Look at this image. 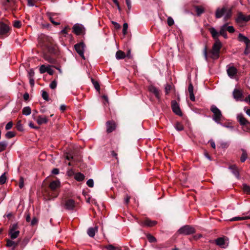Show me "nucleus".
Returning <instances> with one entry per match:
<instances>
[{
    "mask_svg": "<svg viewBox=\"0 0 250 250\" xmlns=\"http://www.w3.org/2000/svg\"><path fill=\"white\" fill-rule=\"evenodd\" d=\"M232 13L231 8H228L226 6H223L217 8L215 16L216 19H220L224 17L223 21H226L231 17Z\"/></svg>",
    "mask_w": 250,
    "mask_h": 250,
    "instance_id": "nucleus-1",
    "label": "nucleus"
},
{
    "mask_svg": "<svg viewBox=\"0 0 250 250\" xmlns=\"http://www.w3.org/2000/svg\"><path fill=\"white\" fill-rule=\"evenodd\" d=\"M221 46L222 44L220 41L215 42L211 50L209 52L210 57L214 60L218 59Z\"/></svg>",
    "mask_w": 250,
    "mask_h": 250,
    "instance_id": "nucleus-2",
    "label": "nucleus"
},
{
    "mask_svg": "<svg viewBox=\"0 0 250 250\" xmlns=\"http://www.w3.org/2000/svg\"><path fill=\"white\" fill-rule=\"evenodd\" d=\"M211 111L213 113V120L217 124H220V121L222 117V113L219 109L215 105H212L210 107Z\"/></svg>",
    "mask_w": 250,
    "mask_h": 250,
    "instance_id": "nucleus-3",
    "label": "nucleus"
},
{
    "mask_svg": "<svg viewBox=\"0 0 250 250\" xmlns=\"http://www.w3.org/2000/svg\"><path fill=\"white\" fill-rule=\"evenodd\" d=\"M178 232L181 234L189 235L195 232V229L192 227L186 225L180 228Z\"/></svg>",
    "mask_w": 250,
    "mask_h": 250,
    "instance_id": "nucleus-4",
    "label": "nucleus"
},
{
    "mask_svg": "<svg viewBox=\"0 0 250 250\" xmlns=\"http://www.w3.org/2000/svg\"><path fill=\"white\" fill-rule=\"evenodd\" d=\"M75 49L79 55L83 59L85 60V57L84 56V51L85 48V44L83 42H81L79 43H77L74 46Z\"/></svg>",
    "mask_w": 250,
    "mask_h": 250,
    "instance_id": "nucleus-5",
    "label": "nucleus"
},
{
    "mask_svg": "<svg viewBox=\"0 0 250 250\" xmlns=\"http://www.w3.org/2000/svg\"><path fill=\"white\" fill-rule=\"evenodd\" d=\"M73 31L77 35L83 34L84 28L82 24L76 23L73 27Z\"/></svg>",
    "mask_w": 250,
    "mask_h": 250,
    "instance_id": "nucleus-6",
    "label": "nucleus"
},
{
    "mask_svg": "<svg viewBox=\"0 0 250 250\" xmlns=\"http://www.w3.org/2000/svg\"><path fill=\"white\" fill-rule=\"evenodd\" d=\"M171 107L172 111L176 115H178L180 116L182 115V113L180 110L179 105L176 101L174 100L171 102Z\"/></svg>",
    "mask_w": 250,
    "mask_h": 250,
    "instance_id": "nucleus-7",
    "label": "nucleus"
},
{
    "mask_svg": "<svg viewBox=\"0 0 250 250\" xmlns=\"http://www.w3.org/2000/svg\"><path fill=\"white\" fill-rule=\"evenodd\" d=\"M233 97L236 101H242L243 92L241 90L235 88L233 91Z\"/></svg>",
    "mask_w": 250,
    "mask_h": 250,
    "instance_id": "nucleus-8",
    "label": "nucleus"
},
{
    "mask_svg": "<svg viewBox=\"0 0 250 250\" xmlns=\"http://www.w3.org/2000/svg\"><path fill=\"white\" fill-rule=\"evenodd\" d=\"M227 73L230 78H233L237 73V70L233 66H227Z\"/></svg>",
    "mask_w": 250,
    "mask_h": 250,
    "instance_id": "nucleus-9",
    "label": "nucleus"
},
{
    "mask_svg": "<svg viewBox=\"0 0 250 250\" xmlns=\"http://www.w3.org/2000/svg\"><path fill=\"white\" fill-rule=\"evenodd\" d=\"M116 127L115 123L112 121H109L106 122V130L108 133L113 131Z\"/></svg>",
    "mask_w": 250,
    "mask_h": 250,
    "instance_id": "nucleus-10",
    "label": "nucleus"
},
{
    "mask_svg": "<svg viewBox=\"0 0 250 250\" xmlns=\"http://www.w3.org/2000/svg\"><path fill=\"white\" fill-rule=\"evenodd\" d=\"M238 40L240 42H244L247 47H250V40L247 37L244 36L242 34L240 33L238 37Z\"/></svg>",
    "mask_w": 250,
    "mask_h": 250,
    "instance_id": "nucleus-11",
    "label": "nucleus"
},
{
    "mask_svg": "<svg viewBox=\"0 0 250 250\" xmlns=\"http://www.w3.org/2000/svg\"><path fill=\"white\" fill-rule=\"evenodd\" d=\"M9 27L3 22L0 23V35H4L9 31Z\"/></svg>",
    "mask_w": 250,
    "mask_h": 250,
    "instance_id": "nucleus-12",
    "label": "nucleus"
},
{
    "mask_svg": "<svg viewBox=\"0 0 250 250\" xmlns=\"http://www.w3.org/2000/svg\"><path fill=\"white\" fill-rule=\"evenodd\" d=\"M229 169L231 170V172L237 178L239 179L240 178V174L238 170V167L235 165H231L229 167Z\"/></svg>",
    "mask_w": 250,
    "mask_h": 250,
    "instance_id": "nucleus-13",
    "label": "nucleus"
},
{
    "mask_svg": "<svg viewBox=\"0 0 250 250\" xmlns=\"http://www.w3.org/2000/svg\"><path fill=\"white\" fill-rule=\"evenodd\" d=\"M209 31L215 42L220 41L218 39V37L220 35L219 32H217L214 27L210 28Z\"/></svg>",
    "mask_w": 250,
    "mask_h": 250,
    "instance_id": "nucleus-14",
    "label": "nucleus"
},
{
    "mask_svg": "<svg viewBox=\"0 0 250 250\" xmlns=\"http://www.w3.org/2000/svg\"><path fill=\"white\" fill-rule=\"evenodd\" d=\"M65 207L68 210H73L75 207V201L72 199L68 200L66 201Z\"/></svg>",
    "mask_w": 250,
    "mask_h": 250,
    "instance_id": "nucleus-15",
    "label": "nucleus"
},
{
    "mask_svg": "<svg viewBox=\"0 0 250 250\" xmlns=\"http://www.w3.org/2000/svg\"><path fill=\"white\" fill-rule=\"evenodd\" d=\"M237 120L241 125H244L249 123L248 121L244 117L243 115L241 113L237 115Z\"/></svg>",
    "mask_w": 250,
    "mask_h": 250,
    "instance_id": "nucleus-16",
    "label": "nucleus"
},
{
    "mask_svg": "<svg viewBox=\"0 0 250 250\" xmlns=\"http://www.w3.org/2000/svg\"><path fill=\"white\" fill-rule=\"evenodd\" d=\"M188 91L189 94V98L191 101H194L195 97L193 92V86L191 83H190L188 87Z\"/></svg>",
    "mask_w": 250,
    "mask_h": 250,
    "instance_id": "nucleus-17",
    "label": "nucleus"
},
{
    "mask_svg": "<svg viewBox=\"0 0 250 250\" xmlns=\"http://www.w3.org/2000/svg\"><path fill=\"white\" fill-rule=\"evenodd\" d=\"M48 121V119L47 117L44 116H39L38 119L36 120L37 123L40 125L47 123Z\"/></svg>",
    "mask_w": 250,
    "mask_h": 250,
    "instance_id": "nucleus-18",
    "label": "nucleus"
},
{
    "mask_svg": "<svg viewBox=\"0 0 250 250\" xmlns=\"http://www.w3.org/2000/svg\"><path fill=\"white\" fill-rule=\"evenodd\" d=\"M215 242L216 245L222 248H225L227 246L224 238L220 237L217 238L215 240Z\"/></svg>",
    "mask_w": 250,
    "mask_h": 250,
    "instance_id": "nucleus-19",
    "label": "nucleus"
},
{
    "mask_svg": "<svg viewBox=\"0 0 250 250\" xmlns=\"http://www.w3.org/2000/svg\"><path fill=\"white\" fill-rule=\"evenodd\" d=\"M247 16L243 15L242 12H239L236 19V21L238 23L241 22L242 21L247 22Z\"/></svg>",
    "mask_w": 250,
    "mask_h": 250,
    "instance_id": "nucleus-20",
    "label": "nucleus"
},
{
    "mask_svg": "<svg viewBox=\"0 0 250 250\" xmlns=\"http://www.w3.org/2000/svg\"><path fill=\"white\" fill-rule=\"evenodd\" d=\"M60 186V182L59 180L53 181L50 183L49 185V188L52 190H55L58 188H59Z\"/></svg>",
    "mask_w": 250,
    "mask_h": 250,
    "instance_id": "nucleus-21",
    "label": "nucleus"
},
{
    "mask_svg": "<svg viewBox=\"0 0 250 250\" xmlns=\"http://www.w3.org/2000/svg\"><path fill=\"white\" fill-rule=\"evenodd\" d=\"M98 231V227L89 228L87 230V234L90 237H93L95 236V232Z\"/></svg>",
    "mask_w": 250,
    "mask_h": 250,
    "instance_id": "nucleus-22",
    "label": "nucleus"
},
{
    "mask_svg": "<svg viewBox=\"0 0 250 250\" xmlns=\"http://www.w3.org/2000/svg\"><path fill=\"white\" fill-rule=\"evenodd\" d=\"M20 234V231L18 230H9V235L12 239L17 238Z\"/></svg>",
    "mask_w": 250,
    "mask_h": 250,
    "instance_id": "nucleus-23",
    "label": "nucleus"
},
{
    "mask_svg": "<svg viewBox=\"0 0 250 250\" xmlns=\"http://www.w3.org/2000/svg\"><path fill=\"white\" fill-rule=\"evenodd\" d=\"M149 90L154 94L155 96L159 99L160 98L159 91L158 89L155 86L151 85L149 87Z\"/></svg>",
    "mask_w": 250,
    "mask_h": 250,
    "instance_id": "nucleus-24",
    "label": "nucleus"
},
{
    "mask_svg": "<svg viewBox=\"0 0 250 250\" xmlns=\"http://www.w3.org/2000/svg\"><path fill=\"white\" fill-rule=\"evenodd\" d=\"M156 223L157 222L155 221L146 219L143 223V225L148 227H152L155 225Z\"/></svg>",
    "mask_w": 250,
    "mask_h": 250,
    "instance_id": "nucleus-25",
    "label": "nucleus"
},
{
    "mask_svg": "<svg viewBox=\"0 0 250 250\" xmlns=\"http://www.w3.org/2000/svg\"><path fill=\"white\" fill-rule=\"evenodd\" d=\"M125 57V53L121 50L118 51L116 53V58L117 60L124 59Z\"/></svg>",
    "mask_w": 250,
    "mask_h": 250,
    "instance_id": "nucleus-26",
    "label": "nucleus"
},
{
    "mask_svg": "<svg viewBox=\"0 0 250 250\" xmlns=\"http://www.w3.org/2000/svg\"><path fill=\"white\" fill-rule=\"evenodd\" d=\"M22 112L24 115H29L31 113V109L29 106L24 107L22 110Z\"/></svg>",
    "mask_w": 250,
    "mask_h": 250,
    "instance_id": "nucleus-27",
    "label": "nucleus"
},
{
    "mask_svg": "<svg viewBox=\"0 0 250 250\" xmlns=\"http://www.w3.org/2000/svg\"><path fill=\"white\" fill-rule=\"evenodd\" d=\"M248 219H250V216H244L242 217H235L230 219L231 221L243 220Z\"/></svg>",
    "mask_w": 250,
    "mask_h": 250,
    "instance_id": "nucleus-28",
    "label": "nucleus"
},
{
    "mask_svg": "<svg viewBox=\"0 0 250 250\" xmlns=\"http://www.w3.org/2000/svg\"><path fill=\"white\" fill-rule=\"evenodd\" d=\"M75 178L78 181H82L84 179V176L83 174L78 172L75 175Z\"/></svg>",
    "mask_w": 250,
    "mask_h": 250,
    "instance_id": "nucleus-29",
    "label": "nucleus"
},
{
    "mask_svg": "<svg viewBox=\"0 0 250 250\" xmlns=\"http://www.w3.org/2000/svg\"><path fill=\"white\" fill-rule=\"evenodd\" d=\"M228 23H226L220 27L219 32L220 35L226 33V31L227 30V25H228Z\"/></svg>",
    "mask_w": 250,
    "mask_h": 250,
    "instance_id": "nucleus-30",
    "label": "nucleus"
},
{
    "mask_svg": "<svg viewBox=\"0 0 250 250\" xmlns=\"http://www.w3.org/2000/svg\"><path fill=\"white\" fill-rule=\"evenodd\" d=\"M174 128H175V129L176 130H177L178 131H182L184 129V126H183V125L179 122H177L175 124Z\"/></svg>",
    "mask_w": 250,
    "mask_h": 250,
    "instance_id": "nucleus-31",
    "label": "nucleus"
},
{
    "mask_svg": "<svg viewBox=\"0 0 250 250\" xmlns=\"http://www.w3.org/2000/svg\"><path fill=\"white\" fill-rule=\"evenodd\" d=\"M7 146V142L5 141H2L0 142V152L5 149Z\"/></svg>",
    "mask_w": 250,
    "mask_h": 250,
    "instance_id": "nucleus-32",
    "label": "nucleus"
},
{
    "mask_svg": "<svg viewBox=\"0 0 250 250\" xmlns=\"http://www.w3.org/2000/svg\"><path fill=\"white\" fill-rule=\"evenodd\" d=\"M242 154L241 157V161L243 163L244 162L246 159H247V153L245 149H242Z\"/></svg>",
    "mask_w": 250,
    "mask_h": 250,
    "instance_id": "nucleus-33",
    "label": "nucleus"
},
{
    "mask_svg": "<svg viewBox=\"0 0 250 250\" xmlns=\"http://www.w3.org/2000/svg\"><path fill=\"white\" fill-rule=\"evenodd\" d=\"M195 9L198 16L201 15L204 12V9L202 7L196 6Z\"/></svg>",
    "mask_w": 250,
    "mask_h": 250,
    "instance_id": "nucleus-34",
    "label": "nucleus"
},
{
    "mask_svg": "<svg viewBox=\"0 0 250 250\" xmlns=\"http://www.w3.org/2000/svg\"><path fill=\"white\" fill-rule=\"evenodd\" d=\"M17 244H16L14 241L8 240L7 241L6 246L8 247H11L13 246L14 248L16 246Z\"/></svg>",
    "mask_w": 250,
    "mask_h": 250,
    "instance_id": "nucleus-35",
    "label": "nucleus"
},
{
    "mask_svg": "<svg viewBox=\"0 0 250 250\" xmlns=\"http://www.w3.org/2000/svg\"><path fill=\"white\" fill-rule=\"evenodd\" d=\"M147 238L149 242L150 243L155 242L156 241V239L155 238V237H154L151 234H148L147 235Z\"/></svg>",
    "mask_w": 250,
    "mask_h": 250,
    "instance_id": "nucleus-36",
    "label": "nucleus"
},
{
    "mask_svg": "<svg viewBox=\"0 0 250 250\" xmlns=\"http://www.w3.org/2000/svg\"><path fill=\"white\" fill-rule=\"evenodd\" d=\"M243 188L245 192H246L249 194L250 193V186H249L246 184H243Z\"/></svg>",
    "mask_w": 250,
    "mask_h": 250,
    "instance_id": "nucleus-37",
    "label": "nucleus"
},
{
    "mask_svg": "<svg viewBox=\"0 0 250 250\" xmlns=\"http://www.w3.org/2000/svg\"><path fill=\"white\" fill-rule=\"evenodd\" d=\"M42 98L44 100L47 101H48L49 100L48 93L46 91H42Z\"/></svg>",
    "mask_w": 250,
    "mask_h": 250,
    "instance_id": "nucleus-38",
    "label": "nucleus"
},
{
    "mask_svg": "<svg viewBox=\"0 0 250 250\" xmlns=\"http://www.w3.org/2000/svg\"><path fill=\"white\" fill-rule=\"evenodd\" d=\"M47 66H45L44 65H42L40 68V72L42 74L44 73L47 71Z\"/></svg>",
    "mask_w": 250,
    "mask_h": 250,
    "instance_id": "nucleus-39",
    "label": "nucleus"
},
{
    "mask_svg": "<svg viewBox=\"0 0 250 250\" xmlns=\"http://www.w3.org/2000/svg\"><path fill=\"white\" fill-rule=\"evenodd\" d=\"M16 127L18 130L22 131L23 130V128L22 125L21 123V121H19L16 125Z\"/></svg>",
    "mask_w": 250,
    "mask_h": 250,
    "instance_id": "nucleus-40",
    "label": "nucleus"
},
{
    "mask_svg": "<svg viewBox=\"0 0 250 250\" xmlns=\"http://www.w3.org/2000/svg\"><path fill=\"white\" fill-rule=\"evenodd\" d=\"M6 178L5 176V173L2 174L0 177V184H3L5 183Z\"/></svg>",
    "mask_w": 250,
    "mask_h": 250,
    "instance_id": "nucleus-41",
    "label": "nucleus"
},
{
    "mask_svg": "<svg viewBox=\"0 0 250 250\" xmlns=\"http://www.w3.org/2000/svg\"><path fill=\"white\" fill-rule=\"evenodd\" d=\"M15 136V134L12 131H8L6 134H5V137L7 138H8V139H10V138H13V137H14Z\"/></svg>",
    "mask_w": 250,
    "mask_h": 250,
    "instance_id": "nucleus-42",
    "label": "nucleus"
},
{
    "mask_svg": "<svg viewBox=\"0 0 250 250\" xmlns=\"http://www.w3.org/2000/svg\"><path fill=\"white\" fill-rule=\"evenodd\" d=\"M128 28V24L125 22L123 24V33L124 35H125L127 33V30Z\"/></svg>",
    "mask_w": 250,
    "mask_h": 250,
    "instance_id": "nucleus-43",
    "label": "nucleus"
},
{
    "mask_svg": "<svg viewBox=\"0 0 250 250\" xmlns=\"http://www.w3.org/2000/svg\"><path fill=\"white\" fill-rule=\"evenodd\" d=\"M87 185L90 188H92L94 186V181L93 179H89L86 182Z\"/></svg>",
    "mask_w": 250,
    "mask_h": 250,
    "instance_id": "nucleus-44",
    "label": "nucleus"
},
{
    "mask_svg": "<svg viewBox=\"0 0 250 250\" xmlns=\"http://www.w3.org/2000/svg\"><path fill=\"white\" fill-rule=\"evenodd\" d=\"M92 83L95 88L97 90L99 91L100 90V85L99 83L96 81H94L93 80H92Z\"/></svg>",
    "mask_w": 250,
    "mask_h": 250,
    "instance_id": "nucleus-45",
    "label": "nucleus"
},
{
    "mask_svg": "<svg viewBox=\"0 0 250 250\" xmlns=\"http://www.w3.org/2000/svg\"><path fill=\"white\" fill-rule=\"evenodd\" d=\"M227 31L229 33H233L235 31V29L233 26H228L227 25Z\"/></svg>",
    "mask_w": 250,
    "mask_h": 250,
    "instance_id": "nucleus-46",
    "label": "nucleus"
},
{
    "mask_svg": "<svg viewBox=\"0 0 250 250\" xmlns=\"http://www.w3.org/2000/svg\"><path fill=\"white\" fill-rule=\"evenodd\" d=\"M49 86L51 89H55L57 86V82L56 81H52L50 83Z\"/></svg>",
    "mask_w": 250,
    "mask_h": 250,
    "instance_id": "nucleus-47",
    "label": "nucleus"
},
{
    "mask_svg": "<svg viewBox=\"0 0 250 250\" xmlns=\"http://www.w3.org/2000/svg\"><path fill=\"white\" fill-rule=\"evenodd\" d=\"M13 26L16 28H19L21 26V22L19 21H14Z\"/></svg>",
    "mask_w": 250,
    "mask_h": 250,
    "instance_id": "nucleus-48",
    "label": "nucleus"
},
{
    "mask_svg": "<svg viewBox=\"0 0 250 250\" xmlns=\"http://www.w3.org/2000/svg\"><path fill=\"white\" fill-rule=\"evenodd\" d=\"M167 24L169 26H171L174 24V20L170 17L167 18Z\"/></svg>",
    "mask_w": 250,
    "mask_h": 250,
    "instance_id": "nucleus-49",
    "label": "nucleus"
},
{
    "mask_svg": "<svg viewBox=\"0 0 250 250\" xmlns=\"http://www.w3.org/2000/svg\"><path fill=\"white\" fill-rule=\"evenodd\" d=\"M49 75H52L54 73V70L51 68V66L50 65H47V71Z\"/></svg>",
    "mask_w": 250,
    "mask_h": 250,
    "instance_id": "nucleus-50",
    "label": "nucleus"
},
{
    "mask_svg": "<svg viewBox=\"0 0 250 250\" xmlns=\"http://www.w3.org/2000/svg\"><path fill=\"white\" fill-rule=\"evenodd\" d=\"M171 86L170 85V84H166V85L165 86V92H166V94H168L170 89H171Z\"/></svg>",
    "mask_w": 250,
    "mask_h": 250,
    "instance_id": "nucleus-51",
    "label": "nucleus"
},
{
    "mask_svg": "<svg viewBox=\"0 0 250 250\" xmlns=\"http://www.w3.org/2000/svg\"><path fill=\"white\" fill-rule=\"evenodd\" d=\"M13 125V123L12 122H8L5 125V129L9 130L11 128Z\"/></svg>",
    "mask_w": 250,
    "mask_h": 250,
    "instance_id": "nucleus-52",
    "label": "nucleus"
},
{
    "mask_svg": "<svg viewBox=\"0 0 250 250\" xmlns=\"http://www.w3.org/2000/svg\"><path fill=\"white\" fill-rule=\"evenodd\" d=\"M44 59L45 60H46L50 63H53L54 62V59H53L52 58H51L49 56H46L44 57Z\"/></svg>",
    "mask_w": 250,
    "mask_h": 250,
    "instance_id": "nucleus-53",
    "label": "nucleus"
},
{
    "mask_svg": "<svg viewBox=\"0 0 250 250\" xmlns=\"http://www.w3.org/2000/svg\"><path fill=\"white\" fill-rule=\"evenodd\" d=\"M125 2L127 6L128 10L130 11L131 8V0H125Z\"/></svg>",
    "mask_w": 250,
    "mask_h": 250,
    "instance_id": "nucleus-54",
    "label": "nucleus"
},
{
    "mask_svg": "<svg viewBox=\"0 0 250 250\" xmlns=\"http://www.w3.org/2000/svg\"><path fill=\"white\" fill-rule=\"evenodd\" d=\"M24 185V180L23 178L22 177H21L20 179V182H19V188H22L23 187Z\"/></svg>",
    "mask_w": 250,
    "mask_h": 250,
    "instance_id": "nucleus-55",
    "label": "nucleus"
},
{
    "mask_svg": "<svg viewBox=\"0 0 250 250\" xmlns=\"http://www.w3.org/2000/svg\"><path fill=\"white\" fill-rule=\"evenodd\" d=\"M17 228H18L17 224H14L10 227L9 230H17Z\"/></svg>",
    "mask_w": 250,
    "mask_h": 250,
    "instance_id": "nucleus-56",
    "label": "nucleus"
},
{
    "mask_svg": "<svg viewBox=\"0 0 250 250\" xmlns=\"http://www.w3.org/2000/svg\"><path fill=\"white\" fill-rule=\"evenodd\" d=\"M203 54H204V58L205 59V60L206 61L208 60V53H207V47H205L204 49V51H203Z\"/></svg>",
    "mask_w": 250,
    "mask_h": 250,
    "instance_id": "nucleus-57",
    "label": "nucleus"
},
{
    "mask_svg": "<svg viewBox=\"0 0 250 250\" xmlns=\"http://www.w3.org/2000/svg\"><path fill=\"white\" fill-rule=\"evenodd\" d=\"M106 248L108 250H116V248L112 245H110L106 246Z\"/></svg>",
    "mask_w": 250,
    "mask_h": 250,
    "instance_id": "nucleus-58",
    "label": "nucleus"
},
{
    "mask_svg": "<svg viewBox=\"0 0 250 250\" xmlns=\"http://www.w3.org/2000/svg\"><path fill=\"white\" fill-rule=\"evenodd\" d=\"M52 173L54 174H58L59 173V170L57 168H53L52 170Z\"/></svg>",
    "mask_w": 250,
    "mask_h": 250,
    "instance_id": "nucleus-59",
    "label": "nucleus"
},
{
    "mask_svg": "<svg viewBox=\"0 0 250 250\" xmlns=\"http://www.w3.org/2000/svg\"><path fill=\"white\" fill-rule=\"evenodd\" d=\"M29 126L32 128H34V129H38L39 128V127L34 126V124L31 122L29 123Z\"/></svg>",
    "mask_w": 250,
    "mask_h": 250,
    "instance_id": "nucleus-60",
    "label": "nucleus"
},
{
    "mask_svg": "<svg viewBox=\"0 0 250 250\" xmlns=\"http://www.w3.org/2000/svg\"><path fill=\"white\" fill-rule=\"evenodd\" d=\"M112 22L115 25L116 28L119 29L121 28L120 25L117 22L113 21Z\"/></svg>",
    "mask_w": 250,
    "mask_h": 250,
    "instance_id": "nucleus-61",
    "label": "nucleus"
},
{
    "mask_svg": "<svg viewBox=\"0 0 250 250\" xmlns=\"http://www.w3.org/2000/svg\"><path fill=\"white\" fill-rule=\"evenodd\" d=\"M29 98V95L28 93H25L23 95V99L25 101H27Z\"/></svg>",
    "mask_w": 250,
    "mask_h": 250,
    "instance_id": "nucleus-62",
    "label": "nucleus"
},
{
    "mask_svg": "<svg viewBox=\"0 0 250 250\" xmlns=\"http://www.w3.org/2000/svg\"><path fill=\"white\" fill-rule=\"evenodd\" d=\"M66 106L65 104H62L61 106H60V110L62 111H64L66 110Z\"/></svg>",
    "mask_w": 250,
    "mask_h": 250,
    "instance_id": "nucleus-63",
    "label": "nucleus"
},
{
    "mask_svg": "<svg viewBox=\"0 0 250 250\" xmlns=\"http://www.w3.org/2000/svg\"><path fill=\"white\" fill-rule=\"evenodd\" d=\"M38 220L36 218H33L31 221V225L32 226L35 225L37 224Z\"/></svg>",
    "mask_w": 250,
    "mask_h": 250,
    "instance_id": "nucleus-64",
    "label": "nucleus"
}]
</instances>
